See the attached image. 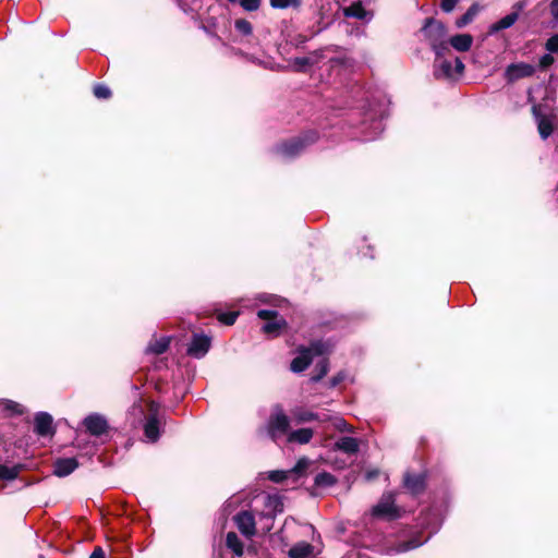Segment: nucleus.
<instances>
[{
    "label": "nucleus",
    "instance_id": "nucleus-1",
    "mask_svg": "<svg viewBox=\"0 0 558 558\" xmlns=\"http://www.w3.org/2000/svg\"><path fill=\"white\" fill-rule=\"evenodd\" d=\"M425 38L428 40L435 54L441 57L449 51L446 26L436 20L427 19L422 28Z\"/></svg>",
    "mask_w": 558,
    "mask_h": 558
},
{
    "label": "nucleus",
    "instance_id": "nucleus-2",
    "mask_svg": "<svg viewBox=\"0 0 558 558\" xmlns=\"http://www.w3.org/2000/svg\"><path fill=\"white\" fill-rule=\"evenodd\" d=\"M329 344L323 341H315L308 348L300 349L299 355L291 362V371L294 373L303 372L311 364L314 355H323L329 352Z\"/></svg>",
    "mask_w": 558,
    "mask_h": 558
},
{
    "label": "nucleus",
    "instance_id": "nucleus-3",
    "mask_svg": "<svg viewBox=\"0 0 558 558\" xmlns=\"http://www.w3.org/2000/svg\"><path fill=\"white\" fill-rule=\"evenodd\" d=\"M317 140V134L314 131L308 132L303 137H295L289 142L282 143L278 146V153L286 158H293L298 156L311 143Z\"/></svg>",
    "mask_w": 558,
    "mask_h": 558
},
{
    "label": "nucleus",
    "instance_id": "nucleus-4",
    "mask_svg": "<svg viewBox=\"0 0 558 558\" xmlns=\"http://www.w3.org/2000/svg\"><path fill=\"white\" fill-rule=\"evenodd\" d=\"M445 53L441 57L436 56L434 74L437 78H452L456 75H460L464 70V64L460 58H454L452 61L444 59Z\"/></svg>",
    "mask_w": 558,
    "mask_h": 558
},
{
    "label": "nucleus",
    "instance_id": "nucleus-5",
    "mask_svg": "<svg viewBox=\"0 0 558 558\" xmlns=\"http://www.w3.org/2000/svg\"><path fill=\"white\" fill-rule=\"evenodd\" d=\"M289 425V417L281 408L277 407L267 422V433L272 440H277L280 436L287 434Z\"/></svg>",
    "mask_w": 558,
    "mask_h": 558
},
{
    "label": "nucleus",
    "instance_id": "nucleus-6",
    "mask_svg": "<svg viewBox=\"0 0 558 558\" xmlns=\"http://www.w3.org/2000/svg\"><path fill=\"white\" fill-rule=\"evenodd\" d=\"M257 316L260 319L266 320L262 330L271 337L278 336L287 325L286 320L282 317H279L276 311L260 310L258 311Z\"/></svg>",
    "mask_w": 558,
    "mask_h": 558
},
{
    "label": "nucleus",
    "instance_id": "nucleus-7",
    "mask_svg": "<svg viewBox=\"0 0 558 558\" xmlns=\"http://www.w3.org/2000/svg\"><path fill=\"white\" fill-rule=\"evenodd\" d=\"M372 515L384 519H396L400 515L399 508L395 505L392 494H385L377 505L372 508Z\"/></svg>",
    "mask_w": 558,
    "mask_h": 558
},
{
    "label": "nucleus",
    "instance_id": "nucleus-8",
    "mask_svg": "<svg viewBox=\"0 0 558 558\" xmlns=\"http://www.w3.org/2000/svg\"><path fill=\"white\" fill-rule=\"evenodd\" d=\"M233 521L244 537L251 539L256 534V523L252 512L240 511L233 517Z\"/></svg>",
    "mask_w": 558,
    "mask_h": 558
},
{
    "label": "nucleus",
    "instance_id": "nucleus-9",
    "mask_svg": "<svg viewBox=\"0 0 558 558\" xmlns=\"http://www.w3.org/2000/svg\"><path fill=\"white\" fill-rule=\"evenodd\" d=\"M86 430L96 437L102 436L108 432V422L105 416L93 413L86 416L83 421Z\"/></svg>",
    "mask_w": 558,
    "mask_h": 558
},
{
    "label": "nucleus",
    "instance_id": "nucleus-10",
    "mask_svg": "<svg viewBox=\"0 0 558 558\" xmlns=\"http://www.w3.org/2000/svg\"><path fill=\"white\" fill-rule=\"evenodd\" d=\"M533 114L537 121V128L541 137L546 140L553 133L556 117L542 114L541 108L537 106L533 107Z\"/></svg>",
    "mask_w": 558,
    "mask_h": 558
},
{
    "label": "nucleus",
    "instance_id": "nucleus-11",
    "mask_svg": "<svg viewBox=\"0 0 558 558\" xmlns=\"http://www.w3.org/2000/svg\"><path fill=\"white\" fill-rule=\"evenodd\" d=\"M210 348V338L205 335H194L189 345V355L201 359L206 355Z\"/></svg>",
    "mask_w": 558,
    "mask_h": 558
},
{
    "label": "nucleus",
    "instance_id": "nucleus-12",
    "mask_svg": "<svg viewBox=\"0 0 558 558\" xmlns=\"http://www.w3.org/2000/svg\"><path fill=\"white\" fill-rule=\"evenodd\" d=\"M323 50L312 51L306 57H296L290 60V65L299 72H305L307 68L317 64L323 59Z\"/></svg>",
    "mask_w": 558,
    "mask_h": 558
},
{
    "label": "nucleus",
    "instance_id": "nucleus-13",
    "mask_svg": "<svg viewBox=\"0 0 558 558\" xmlns=\"http://www.w3.org/2000/svg\"><path fill=\"white\" fill-rule=\"evenodd\" d=\"M533 73V65L526 63H513L507 66L505 76L508 82H514L519 78L531 76Z\"/></svg>",
    "mask_w": 558,
    "mask_h": 558
},
{
    "label": "nucleus",
    "instance_id": "nucleus-14",
    "mask_svg": "<svg viewBox=\"0 0 558 558\" xmlns=\"http://www.w3.org/2000/svg\"><path fill=\"white\" fill-rule=\"evenodd\" d=\"M77 466L78 463L74 458L59 459L53 464V474L63 477L71 474Z\"/></svg>",
    "mask_w": 558,
    "mask_h": 558
},
{
    "label": "nucleus",
    "instance_id": "nucleus-15",
    "mask_svg": "<svg viewBox=\"0 0 558 558\" xmlns=\"http://www.w3.org/2000/svg\"><path fill=\"white\" fill-rule=\"evenodd\" d=\"M35 430L40 436L52 433V417L48 413H38L35 417Z\"/></svg>",
    "mask_w": 558,
    "mask_h": 558
},
{
    "label": "nucleus",
    "instance_id": "nucleus-16",
    "mask_svg": "<svg viewBox=\"0 0 558 558\" xmlns=\"http://www.w3.org/2000/svg\"><path fill=\"white\" fill-rule=\"evenodd\" d=\"M290 558H310L314 556V546L307 542H298L288 553Z\"/></svg>",
    "mask_w": 558,
    "mask_h": 558
},
{
    "label": "nucleus",
    "instance_id": "nucleus-17",
    "mask_svg": "<svg viewBox=\"0 0 558 558\" xmlns=\"http://www.w3.org/2000/svg\"><path fill=\"white\" fill-rule=\"evenodd\" d=\"M335 447L344 453L354 454L360 449V442L353 437H341L336 441Z\"/></svg>",
    "mask_w": 558,
    "mask_h": 558
},
{
    "label": "nucleus",
    "instance_id": "nucleus-18",
    "mask_svg": "<svg viewBox=\"0 0 558 558\" xmlns=\"http://www.w3.org/2000/svg\"><path fill=\"white\" fill-rule=\"evenodd\" d=\"M313 435L314 433L312 428L295 429L288 434V441L305 445L312 440Z\"/></svg>",
    "mask_w": 558,
    "mask_h": 558
},
{
    "label": "nucleus",
    "instance_id": "nucleus-19",
    "mask_svg": "<svg viewBox=\"0 0 558 558\" xmlns=\"http://www.w3.org/2000/svg\"><path fill=\"white\" fill-rule=\"evenodd\" d=\"M449 44L458 51L470 50L473 44V37L470 34H459L450 38Z\"/></svg>",
    "mask_w": 558,
    "mask_h": 558
},
{
    "label": "nucleus",
    "instance_id": "nucleus-20",
    "mask_svg": "<svg viewBox=\"0 0 558 558\" xmlns=\"http://www.w3.org/2000/svg\"><path fill=\"white\" fill-rule=\"evenodd\" d=\"M226 546L238 557H241L244 554V544L235 532L227 533Z\"/></svg>",
    "mask_w": 558,
    "mask_h": 558
},
{
    "label": "nucleus",
    "instance_id": "nucleus-21",
    "mask_svg": "<svg viewBox=\"0 0 558 558\" xmlns=\"http://www.w3.org/2000/svg\"><path fill=\"white\" fill-rule=\"evenodd\" d=\"M425 542H426V539L425 541H421L417 537H413V538H411V539H409L407 542H399L396 545L391 546L390 549H389V553L402 554V553H405V551H409V550H412V549H415V548L420 547Z\"/></svg>",
    "mask_w": 558,
    "mask_h": 558
},
{
    "label": "nucleus",
    "instance_id": "nucleus-22",
    "mask_svg": "<svg viewBox=\"0 0 558 558\" xmlns=\"http://www.w3.org/2000/svg\"><path fill=\"white\" fill-rule=\"evenodd\" d=\"M292 418L298 423H306L312 421H323L317 413H314L312 411L296 408L291 411Z\"/></svg>",
    "mask_w": 558,
    "mask_h": 558
},
{
    "label": "nucleus",
    "instance_id": "nucleus-23",
    "mask_svg": "<svg viewBox=\"0 0 558 558\" xmlns=\"http://www.w3.org/2000/svg\"><path fill=\"white\" fill-rule=\"evenodd\" d=\"M404 485L412 494H418L424 489L425 478L423 475L420 474H408L404 477Z\"/></svg>",
    "mask_w": 558,
    "mask_h": 558
},
{
    "label": "nucleus",
    "instance_id": "nucleus-24",
    "mask_svg": "<svg viewBox=\"0 0 558 558\" xmlns=\"http://www.w3.org/2000/svg\"><path fill=\"white\" fill-rule=\"evenodd\" d=\"M518 16H519L518 11L507 14L506 16L500 19L498 22L493 24L490 27V31L499 32V31L511 27L517 22Z\"/></svg>",
    "mask_w": 558,
    "mask_h": 558
},
{
    "label": "nucleus",
    "instance_id": "nucleus-25",
    "mask_svg": "<svg viewBox=\"0 0 558 558\" xmlns=\"http://www.w3.org/2000/svg\"><path fill=\"white\" fill-rule=\"evenodd\" d=\"M22 469V464H14L13 466L0 464V480L13 481L19 476Z\"/></svg>",
    "mask_w": 558,
    "mask_h": 558
},
{
    "label": "nucleus",
    "instance_id": "nucleus-26",
    "mask_svg": "<svg viewBox=\"0 0 558 558\" xmlns=\"http://www.w3.org/2000/svg\"><path fill=\"white\" fill-rule=\"evenodd\" d=\"M303 3V0H269V4L272 9L286 10L294 9L299 10Z\"/></svg>",
    "mask_w": 558,
    "mask_h": 558
},
{
    "label": "nucleus",
    "instance_id": "nucleus-27",
    "mask_svg": "<svg viewBox=\"0 0 558 558\" xmlns=\"http://www.w3.org/2000/svg\"><path fill=\"white\" fill-rule=\"evenodd\" d=\"M169 347L168 338H159L151 341L146 348L147 353L161 354L167 351Z\"/></svg>",
    "mask_w": 558,
    "mask_h": 558
},
{
    "label": "nucleus",
    "instance_id": "nucleus-28",
    "mask_svg": "<svg viewBox=\"0 0 558 558\" xmlns=\"http://www.w3.org/2000/svg\"><path fill=\"white\" fill-rule=\"evenodd\" d=\"M0 412L4 415L21 414L22 405L11 400H0Z\"/></svg>",
    "mask_w": 558,
    "mask_h": 558
},
{
    "label": "nucleus",
    "instance_id": "nucleus-29",
    "mask_svg": "<svg viewBox=\"0 0 558 558\" xmlns=\"http://www.w3.org/2000/svg\"><path fill=\"white\" fill-rule=\"evenodd\" d=\"M145 436L151 440L156 441L159 437L158 422L155 416H151L147 420L145 426Z\"/></svg>",
    "mask_w": 558,
    "mask_h": 558
},
{
    "label": "nucleus",
    "instance_id": "nucleus-30",
    "mask_svg": "<svg viewBox=\"0 0 558 558\" xmlns=\"http://www.w3.org/2000/svg\"><path fill=\"white\" fill-rule=\"evenodd\" d=\"M478 5L477 4H473L471 5L468 11L457 20L456 22V25L457 27L459 28H462L464 27L465 25H468L469 23H471L473 21V19L476 16V14L478 13Z\"/></svg>",
    "mask_w": 558,
    "mask_h": 558
},
{
    "label": "nucleus",
    "instance_id": "nucleus-31",
    "mask_svg": "<svg viewBox=\"0 0 558 558\" xmlns=\"http://www.w3.org/2000/svg\"><path fill=\"white\" fill-rule=\"evenodd\" d=\"M234 28L238 33L243 36H251L253 33V26L250 21L245 19H238L234 21Z\"/></svg>",
    "mask_w": 558,
    "mask_h": 558
},
{
    "label": "nucleus",
    "instance_id": "nucleus-32",
    "mask_svg": "<svg viewBox=\"0 0 558 558\" xmlns=\"http://www.w3.org/2000/svg\"><path fill=\"white\" fill-rule=\"evenodd\" d=\"M336 483V478L332 474L327 472L318 473L315 477V484L322 487H329Z\"/></svg>",
    "mask_w": 558,
    "mask_h": 558
},
{
    "label": "nucleus",
    "instance_id": "nucleus-33",
    "mask_svg": "<svg viewBox=\"0 0 558 558\" xmlns=\"http://www.w3.org/2000/svg\"><path fill=\"white\" fill-rule=\"evenodd\" d=\"M344 14H345V16H351V17H356V19L363 20L366 15V11L360 3H357V4H352L349 8H347L344 10Z\"/></svg>",
    "mask_w": 558,
    "mask_h": 558
},
{
    "label": "nucleus",
    "instance_id": "nucleus-34",
    "mask_svg": "<svg viewBox=\"0 0 558 558\" xmlns=\"http://www.w3.org/2000/svg\"><path fill=\"white\" fill-rule=\"evenodd\" d=\"M230 2H239L240 5L248 12L257 11L260 7V0H229Z\"/></svg>",
    "mask_w": 558,
    "mask_h": 558
},
{
    "label": "nucleus",
    "instance_id": "nucleus-35",
    "mask_svg": "<svg viewBox=\"0 0 558 558\" xmlns=\"http://www.w3.org/2000/svg\"><path fill=\"white\" fill-rule=\"evenodd\" d=\"M308 465H310V460L307 458H301V459H299L296 464L291 470H289V472H290V474L294 473V474L301 475L306 471Z\"/></svg>",
    "mask_w": 558,
    "mask_h": 558
},
{
    "label": "nucleus",
    "instance_id": "nucleus-36",
    "mask_svg": "<svg viewBox=\"0 0 558 558\" xmlns=\"http://www.w3.org/2000/svg\"><path fill=\"white\" fill-rule=\"evenodd\" d=\"M94 95L98 99H107L111 96V90L109 89L108 86L98 84L94 87Z\"/></svg>",
    "mask_w": 558,
    "mask_h": 558
},
{
    "label": "nucleus",
    "instance_id": "nucleus-37",
    "mask_svg": "<svg viewBox=\"0 0 558 558\" xmlns=\"http://www.w3.org/2000/svg\"><path fill=\"white\" fill-rule=\"evenodd\" d=\"M316 369L318 371V374L317 375H314L312 377V380L313 381H318L320 380L327 373H328V362L327 360H322L317 365H316Z\"/></svg>",
    "mask_w": 558,
    "mask_h": 558
},
{
    "label": "nucleus",
    "instance_id": "nucleus-38",
    "mask_svg": "<svg viewBox=\"0 0 558 558\" xmlns=\"http://www.w3.org/2000/svg\"><path fill=\"white\" fill-rule=\"evenodd\" d=\"M238 317V313L231 312V313H222L219 314L218 319L225 325L231 326L235 323Z\"/></svg>",
    "mask_w": 558,
    "mask_h": 558
},
{
    "label": "nucleus",
    "instance_id": "nucleus-39",
    "mask_svg": "<svg viewBox=\"0 0 558 558\" xmlns=\"http://www.w3.org/2000/svg\"><path fill=\"white\" fill-rule=\"evenodd\" d=\"M290 475L289 471H272L269 474V478L272 482L280 483L284 481Z\"/></svg>",
    "mask_w": 558,
    "mask_h": 558
},
{
    "label": "nucleus",
    "instance_id": "nucleus-40",
    "mask_svg": "<svg viewBox=\"0 0 558 558\" xmlns=\"http://www.w3.org/2000/svg\"><path fill=\"white\" fill-rule=\"evenodd\" d=\"M546 49L551 53H558V33L547 40Z\"/></svg>",
    "mask_w": 558,
    "mask_h": 558
},
{
    "label": "nucleus",
    "instance_id": "nucleus-41",
    "mask_svg": "<svg viewBox=\"0 0 558 558\" xmlns=\"http://www.w3.org/2000/svg\"><path fill=\"white\" fill-rule=\"evenodd\" d=\"M458 2L459 0H441L440 8L444 12L449 13L454 9Z\"/></svg>",
    "mask_w": 558,
    "mask_h": 558
},
{
    "label": "nucleus",
    "instance_id": "nucleus-42",
    "mask_svg": "<svg viewBox=\"0 0 558 558\" xmlns=\"http://www.w3.org/2000/svg\"><path fill=\"white\" fill-rule=\"evenodd\" d=\"M554 63V57L551 54H544L541 60H539V65L542 68H547L549 66L550 64Z\"/></svg>",
    "mask_w": 558,
    "mask_h": 558
},
{
    "label": "nucleus",
    "instance_id": "nucleus-43",
    "mask_svg": "<svg viewBox=\"0 0 558 558\" xmlns=\"http://www.w3.org/2000/svg\"><path fill=\"white\" fill-rule=\"evenodd\" d=\"M333 424H335V427L339 430H347V428H348L347 422L341 417H336Z\"/></svg>",
    "mask_w": 558,
    "mask_h": 558
},
{
    "label": "nucleus",
    "instance_id": "nucleus-44",
    "mask_svg": "<svg viewBox=\"0 0 558 558\" xmlns=\"http://www.w3.org/2000/svg\"><path fill=\"white\" fill-rule=\"evenodd\" d=\"M268 499L269 505H274L276 511H282V504L280 502V499L278 497H269Z\"/></svg>",
    "mask_w": 558,
    "mask_h": 558
},
{
    "label": "nucleus",
    "instance_id": "nucleus-45",
    "mask_svg": "<svg viewBox=\"0 0 558 558\" xmlns=\"http://www.w3.org/2000/svg\"><path fill=\"white\" fill-rule=\"evenodd\" d=\"M550 12L555 20L558 21V0H553L550 3Z\"/></svg>",
    "mask_w": 558,
    "mask_h": 558
},
{
    "label": "nucleus",
    "instance_id": "nucleus-46",
    "mask_svg": "<svg viewBox=\"0 0 558 558\" xmlns=\"http://www.w3.org/2000/svg\"><path fill=\"white\" fill-rule=\"evenodd\" d=\"M89 558H105V553L100 547L94 549Z\"/></svg>",
    "mask_w": 558,
    "mask_h": 558
},
{
    "label": "nucleus",
    "instance_id": "nucleus-47",
    "mask_svg": "<svg viewBox=\"0 0 558 558\" xmlns=\"http://www.w3.org/2000/svg\"><path fill=\"white\" fill-rule=\"evenodd\" d=\"M342 380V378L340 376H336L331 379V386L335 387L337 386L340 381Z\"/></svg>",
    "mask_w": 558,
    "mask_h": 558
},
{
    "label": "nucleus",
    "instance_id": "nucleus-48",
    "mask_svg": "<svg viewBox=\"0 0 558 558\" xmlns=\"http://www.w3.org/2000/svg\"><path fill=\"white\" fill-rule=\"evenodd\" d=\"M306 40H307V38L305 36L300 35L298 37V44H304Z\"/></svg>",
    "mask_w": 558,
    "mask_h": 558
},
{
    "label": "nucleus",
    "instance_id": "nucleus-49",
    "mask_svg": "<svg viewBox=\"0 0 558 558\" xmlns=\"http://www.w3.org/2000/svg\"><path fill=\"white\" fill-rule=\"evenodd\" d=\"M515 8H517V9H518V11H519V10H521V9L523 8V4H522V3H517V4H515Z\"/></svg>",
    "mask_w": 558,
    "mask_h": 558
}]
</instances>
